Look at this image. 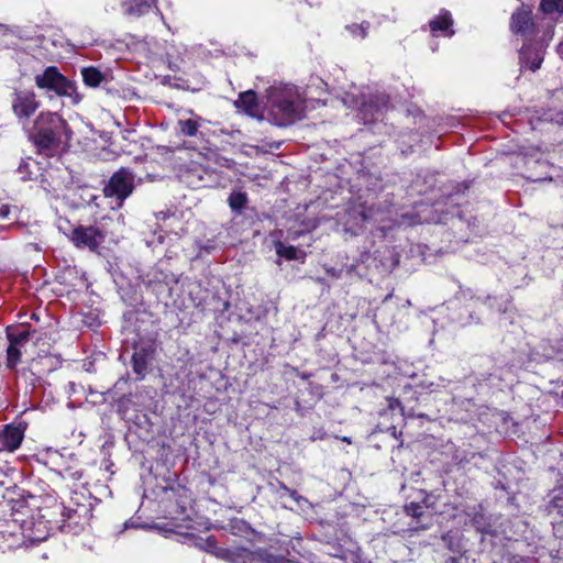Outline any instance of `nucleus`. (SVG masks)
<instances>
[{
	"label": "nucleus",
	"instance_id": "6",
	"mask_svg": "<svg viewBox=\"0 0 563 563\" xmlns=\"http://www.w3.org/2000/svg\"><path fill=\"white\" fill-rule=\"evenodd\" d=\"M68 239L76 247L93 252L103 243L104 234L97 227L79 224L70 231Z\"/></svg>",
	"mask_w": 563,
	"mask_h": 563
},
{
	"label": "nucleus",
	"instance_id": "24",
	"mask_svg": "<svg viewBox=\"0 0 563 563\" xmlns=\"http://www.w3.org/2000/svg\"><path fill=\"white\" fill-rule=\"evenodd\" d=\"M367 26L368 24H361V25H352L350 26L349 29L351 30V32L355 35V36H358L361 38H364L367 34Z\"/></svg>",
	"mask_w": 563,
	"mask_h": 563
},
{
	"label": "nucleus",
	"instance_id": "20",
	"mask_svg": "<svg viewBox=\"0 0 563 563\" xmlns=\"http://www.w3.org/2000/svg\"><path fill=\"white\" fill-rule=\"evenodd\" d=\"M133 371L141 377H143L147 369L146 357L142 353H134L132 356Z\"/></svg>",
	"mask_w": 563,
	"mask_h": 563
},
{
	"label": "nucleus",
	"instance_id": "29",
	"mask_svg": "<svg viewBox=\"0 0 563 563\" xmlns=\"http://www.w3.org/2000/svg\"><path fill=\"white\" fill-rule=\"evenodd\" d=\"M448 563H456V561L454 559H450V561H448Z\"/></svg>",
	"mask_w": 563,
	"mask_h": 563
},
{
	"label": "nucleus",
	"instance_id": "9",
	"mask_svg": "<svg viewBox=\"0 0 563 563\" xmlns=\"http://www.w3.org/2000/svg\"><path fill=\"white\" fill-rule=\"evenodd\" d=\"M510 29L515 34L522 36L532 34L534 29L532 11L526 7H521L515 11L511 15Z\"/></svg>",
	"mask_w": 563,
	"mask_h": 563
},
{
	"label": "nucleus",
	"instance_id": "23",
	"mask_svg": "<svg viewBox=\"0 0 563 563\" xmlns=\"http://www.w3.org/2000/svg\"><path fill=\"white\" fill-rule=\"evenodd\" d=\"M29 333L23 331L19 334L8 333L10 344L19 346L27 341Z\"/></svg>",
	"mask_w": 563,
	"mask_h": 563
},
{
	"label": "nucleus",
	"instance_id": "18",
	"mask_svg": "<svg viewBox=\"0 0 563 563\" xmlns=\"http://www.w3.org/2000/svg\"><path fill=\"white\" fill-rule=\"evenodd\" d=\"M228 201L232 210L241 212L247 202V198L244 192L234 191L230 195Z\"/></svg>",
	"mask_w": 563,
	"mask_h": 563
},
{
	"label": "nucleus",
	"instance_id": "13",
	"mask_svg": "<svg viewBox=\"0 0 563 563\" xmlns=\"http://www.w3.org/2000/svg\"><path fill=\"white\" fill-rule=\"evenodd\" d=\"M203 173L207 170L200 166H194L183 173L181 178L189 186L197 187L203 181Z\"/></svg>",
	"mask_w": 563,
	"mask_h": 563
},
{
	"label": "nucleus",
	"instance_id": "19",
	"mask_svg": "<svg viewBox=\"0 0 563 563\" xmlns=\"http://www.w3.org/2000/svg\"><path fill=\"white\" fill-rule=\"evenodd\" d=\"M540 9L544 13L563 14V0H541Z\"/></svg>",
	"mask_w": 563,
	"mask_h": 563
},
{
	"label": "nucleus",
	"instance_id": "17",
	"mask_svg": "<svg viewBox=\"0 0 563 563\" xmlns=\"http://www.w3.org/2000/svg\"><path fill=\"white\" fill-rule=\"evenodd\" d=\"M530 53L531 52L529 49H522L520 52V59L526 67H528L532 71H536L537 69L540 68L543 58L539 52H536L533 60L529 63Z\"/></svg>",
	"mask_w": 563,
	"mask_h": 563
},
{
	"label": "nucleus",
	"instance_id": "1",
	"mask_svg": "<svg viewBox=\"0 0 563 563\" xmlns=\"http://www.w3.org/2000/svg\"><path fill=\"white\" fill-rule=\"evenodd\" d=\"M47 509L33 510L20 505L12 508L10 518L0 520V544L14 548L20 540L41 542L46 540L51 529Z\"/></svg>",
	"mask_w": 563,
	"mask_h": 563
},
{
	"label": "nucleus",
	"instance_id": "22",
	"mask_svg": "<svg viewBox=\"0 0 563 563\" xmlns=\"http://www.w3.org/2000/svg\"><path fill=\"white\" fill-rule=\"evenodd\" d=\"M180 132L187 136L196 135L198 131V124L194 120H185L179 122Z\"/></svg>",
	"mask_w": 563,
	"mask_h": 563
},
{
	"label": "nucleus",
	"instance_id": "14",
	"mask_svg": "<svg viewBox=\"0 0 563 563\" xmlns=\"http://www.w3.org/2000/svg\"><path fill=\"white\" fill-rule=\"evenodd\" d=\"M84 82L92 88L98 87L104 79L103 74L96 67H85L81 69Z\"/></svg>",
	"mask_w": 563,
	"mask_h": 563
},
{
	"label": "nucleus",
	"instance_id": "8",
	"mask_svg": "<svg viewBox=\"0 0 563 563\" xmlns=\"http://www.w3.org/2000/svg\"><path fill=\"white\" fill-rule=\"evenodd\" d=\"M342 102L349 108L360 106L362 120L364 122H368L371 120L369 117H374V110L377 112L380 107L387 106L388 98L385 95H380L376 97L375 103L373 101L367 103L365 101L360 102L358 98L354 93L346 92L345 96L342 98Z\"/></svg>",
	"mask_w": 563,
	"mask_h": 563
},
{
	"label": "nucleus",
	"instance_id": "10",
	"mask_svg": "<svg viewBox=\"0 0 563 563\" xmlns=\"http://www.w3.org/2000/svg\"><path fill=\"white\" fill-rule=\"evenodd\" d=\"M453 19L449 11L443 10L441 13L432 19L429 23L432 34L443 32L445 36H453L454 31L452 30Z\"/></svg>",
	"mask_w": 563,
	"mask_h": 563
},
{
	"label": "nucleus",
	"instance_id": "5",
	"mask_svg": "<svg viewBox=\"0 0 563 563\" xmlns=\"http://www.w3.org/2000/svg\"><path fill=\"white\" fill-rule=\"evenodd\" d=\"M134 176L125 168H121L114 173L103 188V194L107 198H114L115 205L111 209H119L122 207L124 200L132 194L134 189Z\"/></svg>",
	"mask_w": 563,
	"mask_h": 563
},
{
	"label": "nucleus",
	"instance_id": "27",
	"mask_svg": "<svg viewBox=\"0 0 563 563\" xmlns=\"http://www.w3.org/2000/svg\"><path fill=\"white\" fill-rule=\"evenodd\" d=\"M284 492L289 495L291 498H294L295 500H299V497L297 496V493L295 490H290L289 488L287 487H284L283 488Z\"/></svg>",
	"mask_w": 563,
	"mask_h": 563
},
{
	"label": "nucleus",
	"instance_id": "28",
	"mask_svg": "<svg viewBox=\"0 0 563 563\" xmlns=\"http://www.w3.org/2000/svg\"><path fill=\"white\" fill-rule=\"evenodd\" d=\"M342 440H343L344 442L351 443V440H350L347 437H343V438H342Z\"/></svg>",
	"mask_w": 563,
	"mask_h": 563
},
{
	"label": "nucleus",
	"instance_id": "7",
	"mask_svg": "<svg viewBox=\"0 0 563 563\" xmlns=\"http://www.w3.org/2000/svg\"><path fill=\"white\" fill-rule=\"evenodd\" d=\"M12 111L20 120H27L40 108V101L32 89H18L12 93Z\"/></svg>",
	"mask_w": 563,
	"mask_h": 563
},
{
	"label": "nucleus",
	"instance_id": "12",
	"mask_svg": "<svg viewBox=\"0 0 563 563\" xmlns=\"http://www.w3.org/2000/svg\"><path fill=\"white\" fill-rule=\"evenodd\" d=\"M122 8L128 16H141L150 10V3L146 0H126Z\"/></svg>",
	"mask_w": 563,
	"mask_h": 563
},
{
	"label": "nucleus",
	"instance_id": "21",
	"mask_svg": "<svg viewBox=\"0 0 563 563\" xmlns=\"http://www.w3.org/2000/svg\"><path fill=\"white\" fill-rule=\"evenodd\" d=\"M21 360V350L19 346L9 343L7 349V366L14 368Z\"/></svg>",
	"mask_w": 563,
	"mask_h": 563
},
{
	"label": "nucleus",
	"instance_id": "31",
	"mask_svg": "<svg viewBox=\"0 0 563 563\" xmlns=\"http://www.w3.org/2000/svg\"><path fill=\"white\" fill-rule=\"evenodd\" d=\"M3 27H4V25H3V24H0V29H3Z\"/></svg>",
	"mask_w": 563,
	"mask_h": 563
},
{
	"label": "nucleus",
	"instance_id": "4",
	"mask_svg": "<svg viewBox=\"0 0 563 563\" xmlns=\"http://www.w3.org/2000/svg\"><path fill=\"white\" fill-rule=\"evenodd\" d=\"M34 82L38 89L54 91L59 97H67L74 104L81 101V95L77 91L76 84L67 79L55 66L46 67L34 76Z\"/></svg>",
	"mask_w": 563,
	"mask_h": 563
},
{
	"label": "nucleus",
	"instance_id": "2",
	"mask_svg": "<svg viewBox=\"0 0 563 563\" xmlns=\"http://www.w3.org/2000/svg\"><path fill=\"white\" fill-rule=\"evenodd\" d=\"M34 128L36 130L33 136L34 144L46 154L57 148L63 139L66 141L69 139L66 121L56 113H40L34 122Z\"/></svg>",
	"mask_w": 563,
	"mask_h": 563
},
{
	"label": "nucleus",
	"instance_id": "30",
	"mask_svg": "<svg viewBox=\"0 0 563 563\" xmlns=\"http://www.w3.org/2000/svg\"><path fill=\"white\" fill-rule=\"evenodd\" d=\"M560 494L563 495V486L560 488Z\"/></svg>",
	"mask_w": 563,
	"mask_h": 563
},
{
	"label": "nucleus",
	"instance_id": "25",
	"mask_svg": "<svg viewBox=\"0 0 563 563\" xmlns=\"http://www.w3.org/2000/svg\"><path fill=\"white\" fill-rule=\"evenodd\" d=\"M406 511L410 516L420 517L422 515V507L418 504L411 503L406 506Z\"/></svg>",
	"mask_w": 563,
	"mask_h": 563
},
{
	"label": "nucleus",
	"instance_id": "11",
	"mask_svg": "<svg viewBox=\"0 0 563 563\" xmlns=\"http://www.w3.org/2000/svg\"><path fill=\"white\" fill-rule=\"evenodd\" d=\"M23 440V432L20 428L16 427H7L0 438L2 443V448L10 452L19 449Z\"/></svg>",
	"mask_w": 563,
	"mask_h": 563
},
{
	"label": "nucleus",
	"instance_id": "16",
	"mask_svg": "<svg viewBox=\"0 0 563 563\" xmlns=\"http://www.w3.org/2000/svg\"><path fill=\"white\" fill-rule=\"evenodd\" d=\"M235 104L246 112H252L256 107V95L252 90L242 92L240 93Z\"/></svg>",
	"mask_w": 563,
	"mask_h": 563
},
{
	"label": "nucleus",
	"instance_id": "15",
	"mask_svg": "<svg viewBox=\"0 0 563 563\" xmlns=\"http://www.w3.org/2000/svg\"><path fill=\"white\" fill-rule=\"evenodd\" d=\"M275 250L279 257H284L288 261L299 260L303 255L302 251H299L292 245H286L283 242H276Z\"/></svg>",
	"mask_w": 563,
	"mask_h": 563
},
{
	"label": "nucleus",
	"instance_id": "26",
	"mask_svg": "<svg viewBox=\"0 0 563 563\" xmlns=\"http://www.w3.org/2000/svg\"><path fill=\"white\" fill-rule=\"evenodd\" d=\"M9 213H10V207L7 205H2L0 207V217L4 219L9 216Z\"/></svg>",
	"mask_w": 563,
	"mask_h": 563
},
{
	"label": "nucleus",
	"instance_id": "3",
	"mask_svg": "<svg viewBox=\"0 0 563 563\" xmlns=\"http://www.w3.org/2000/svg\"><path fill=\"white\" fill-rule=\"evenodd\" d=\"M272 102V114L278 125H286L302 118L305 100L296 87H285Z\"/></svg>",
	"mask_w": 563,
	"mask_h": 563
}]
</instances>
